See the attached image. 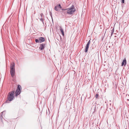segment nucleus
Segmentation results:
<instances>
[{
	"mask_svg": "<svg viewBox=\"0 0 129 129\" xmlns=\"http://www.w3.org/2000/svg\"><path fill=\"white\" fill-rule=\"evenodd\" d=\"M14 92V91H12L8 93L7 95V100L6 101V102H7L8 101H11L13 99Z\"/></svg>",
	"mask_w": 129,
	"mask_h": 129,
	"instance_id": "f257e3e1",
	"label": "nucleus"
},
{
	"mask_svg": "<svg viewBox=\"0 0 129 129\" xmlns=\"http://www.w3.org/2000/svg\"><path fill=\"white\" fill-rule=\"evenodd\" d=\"M67 14L69 15H72L74 13L75 11V9L74 7V6L72 5L70 8H67Z\"/></svg>",
	"mask_w": 129,
	"mask_h": 129,
	"instance_id": "f03ea898",
	"label": "nucleus"
},
{
	"mask_svg": "<svg viewBox=\"0 0 129 129\" xmlns=\"http://www.w3.org/2000/svg\"><path fill=\"white\" fill-rule=\"evenodd\" d=\"M10 73L12 77L14 76L15 72V63L14 62L12 63L11 64L10 67Z\"/></svg>",
	"mask_w": 129,
	"mask_h": 129,
	"instance_id": "7ed1b4c3",
	"label": "nucleus"
},
{
	"mask_svg": "<svg viewBox=\"0 0 129 129\" xmlns=\"http://www.w3.org/2000/svg\"><path fill=\"white\" fill-rule=\"evenodd\" d=\"M90 43V40H89L88 41V42L87 43L86 45L85 48V52L86 53L87 52L88 50L89 45V44Z\"/></svg>",
	"mask_w": 129,
	"mask_h": 129,
	"instance_id": "20e7f679",
	"label": "nucleus"
},
{
	"mask_svg": "<svg viewBox=\"0 0 129 129\" xmlns=\"http://www.w3.org/2000/svg\"><path fill=\"white\" fill-rule=\"evenodd\" d=\"M45 43H42L40 44V46L39 47V49L41 50H42L44 49L45 46Z\"/></svg>",
	"mask_w": 129,
	"mask_h": 129,
	"instance_id": "39448f33",
	"label": "nucleus"
},
{
	"mask_svg": "<svg viewBox=\"0 0 129 129\" xmlns=\"http://www.w3.org/2000/svg\"><path fill=\"white\" fill-rule=\"evenodd\" d=\"M39 40L40 43H41L45 41V39L43 37H41L39 38Z\"/></svg>",
	"mask_w": 129,
	"mask_h": 129,
	"instance_id": "423d86ee",
	"label": "nucleus"
},
{
	"mask_svg": "<svg viewBox=\"0 0 129 129\" xmlns=\"http://www.w3.org/2000/svg\"><path fill=\"white\" fill-rule=\"evenodd\" d=\"M126 63V59L125 58L123 60L121 64V66H123L124 65V66H125Z\"/></svg>",
	"mask_w": 129,
	"mask_h": 129,
	"instance_id": "0eeeda50",
	"label": "nucleus"
},
{
	"mask_svg": "<svg viewBox=\"0 0 129 129\" xmlns=\"http://www.w3.org/2000/svg\"><path fill=\"white\" fill-rule=\"evenodd\" d=\"M21 90H19L16 89L15 92V95L16 96H17L20 93Z\"/></svg>",
	"mask_w": 129,
	"mask_h": 129,
	"instance_id": "6e6552de",
	"label": "nucleus"
},
{
	"mask_svg": "<svg viewBox=\"0 0 129 129\" xmlns=\"http://www.w3.org/2000/svg\"><path fill=\"white\" fill-rule=\"evenodd\" d=\"M60 31L61 32V34H62V35H63V36H64V33L63 32V29L61 27H60Z\"/></svg>",
	"mask_w": 129,
	"mask_h": 129,
	"instance_id": "1a4fd4ad",
	"label": "nucleus"
},
{
	"mask_svg": "<svg viewBox=\"0 0 129 129\" xmlns=\"http://www.w3.org/2000/svg\"><path fill=\"white\" fill-rule=\"evenodd\" d=\"M61 15L63 17H65L66 16V15H65L64 14V11H62L61 12Z\"/></svg>",
	"mask_w": 129,
	"mask_h": 129,
	"instance_id": "9d476101",
	"label": "nucleus"
},
{
	"mask_svg": "<svg viewBox=\"0 0 129 129\" xmlns=\"http://www.w3.org/2000/svg\"><path fill=\"white\" fill-rule=\"evenodd\" d=\"M111 37L112 36L114 31V28H113L111 30Z\"/></svg>",
	"mask_w": 129,
	"mask_h": 129,
	"instance_id": "9b49d317",
	"label": "nucleus"
},
{
	"mask_svg": "<svg viewBox=\"0 0 129 129\" xmlns=\"http://www.w3.org/2000/svg\"><path fill=\"white\" fill-rule=\"evenodd\" d=\"M21 87L20 85H18L17 86V90H21Z\"/></svg>",
	"mask_w": 129,
	"mask_h": 129,
	"instance_id": "f8f14e48",
	"label": "nucleus"
},
{
	"mask_svg": "<svg viewBox=\"0 0 129 129\" xmlns=\"http://www.w3.org/2000/svg\"><path fill=\"white\" fill-rule=\"evenodd\" d=\"M50 16L51 17L52 21V22H53V17H52V13L51 12H50Z\"/></svg>",
	"mask_w": 129,
	"mask_h": 129,
	"instance_id": "ddd939ff",
	"label": "nucleus"
},
{
	"mask_svg": "<svg viewBox=\"0 0 129 129\" xmlns=\"http://www.w3.org/2000/svg\"><path fill=\"white\" fill-rule=\"evenodd\" d=\"M36 42L37 43H40L39 39H36L35 40Z\"/></svg>",
	"mask_w": 129,
	"mask_h": 129,
	"instance_id": "4468645a",
	"label": "nucleus"
},
{
	"mask_svg": "<svg viewBox=\"0 0 129 129\" xmlns=\"http://www.w3.org/2000/svg\"><path fill=\"white\" fill-rule=\"evenodd\" d=\"M54 9L56 11H58V10L57 8V6H55L54 7Z\"/></svg>",
	"mask_w": 129,
	"mask_h": 129,
	"instance_id": "2eb2a0df",
	"label": "nucleus"
},
{
	"mask_svg": "<svg viewBox=\"0 0 129 129\" xmlns=\"http://www.w3.org/2000/svg\"><path fill=\"white\" fill-rule=\"evenodd\" d=\"M40 20L42 22L43 24H44V20L43 18H41L40 19Z\"/></svg>",
	"mask_w": 129,
	"mask_h": 129,
	"instance_id": "dca6fc26",
	"label": "nucleus"
},
{
	"mask_svg": "<svg viewBox=\"0 0 129 129\" xmlns=\"http://www.w3.org/2000/svg\"><path fill=\"white\" fill-rule=\"evenodd\" d=\"M99 96V94H96L95 95V97L96 98H98V97Z\"/></svg>",
	"mask_w": 129,
	"mask_h": 129,
	"instance_id": "f3484780",
	"label": "nucleus"
},
{
	"mask_svg": "<svg viewBox=\"0 0 129 129\" xmlns=\"http://www.w3.org/2000/svg\"><path fill=\"white\" fill-rule=\"evenodd\" d=\"M57 6V7H59V8L60 9L61 8H62L61 7V5L60 4H59Z\"/></svg>",
	"mask_w": 129,
	"mask_h": 129,
	"instance_id": "a211bd4d",
	"label": "nucleus"
},
{
	"mask_svg": "<svg viewBox=\"0 0 129 129\" xmlns=\"http://www.w3.org/2000/svg\"><path fill=\"white\" fill-rule=\"evenodd\" d=\"M5 111H3V112H2V114L1 115H2L3 116H4V115H5Z\"/></svg>",
	"mask_w": 129,
	"mask_h": 129,
	"instance_id": "6ab92c4d",
	"label": "nucleus"
},
{
	"mask_svg": "<svg viewBox=\"0 0 129 129\" xmlns=\"http://www.w3.org/2000/svg\"><path fill=\"white\" fill-rule=\"evenodd\" d=\"M61 10L62 11H67V9H61Z\"/></svg>",
	"mask_w": 129,
	"mask_h": 129,
	"instance_id": "aec40b11",
	"label": "nucleus"
},
{
	"mask_svg": "<svg viewBox=\"0 0 129 129\" xmlns=\"http://www.w3.org/2000/svg\"><path fill=\"white\" fill-rule=\"evenodd\" d=\"M124 3V0H121V3L123 4Z\"/></svg>",
	"mask_w": 129,
	"mask_h": 129,
	"instance_id": "412c9836",
	"label": "nucleus"
},
{
	"mask_svg": "<svg viewBox=\"0 0 129 129\" xmlns=\"http://www.w3.org/2000/svg\"><path fill=\"white\" fill-rule=\"evenodd\" d=\"M64 14L65 15L66 14H67V11H64Z\"/></svg>",
	"mask_w": 129,
	"mask_h": 129,
	"instance_id": "4be33fe9",
	"label": "nucleus"
},
{
	"mask_svg": "<svg viewBox=\"0 0 129 129\" xmlns=\"http://www.w3.org/2000/svg\"><path fill=\"white\" fill-rule=\"evenodd\" d=\"M3 118V117L2 115H1V119H2V118Z\"/></svg>",
	"mask_w": 129,
	"mask_h": 129,
	"instance_id": "5701e85b",
	"label": "nucleus"
},
{
	"mask_svg": "<svg viewBox=\"0 0 129 129\" xmlns=\"http://www.w3.org/2000/svg\"><path fill=\"white\" fill-rule=\"evenodd\" d=\"M41 16L42 17V14H41Z\"/></svg>",
	"mask_w": 129,
	"mask_h": 129,
	"instance_id": "b1692460",
	"label": "nucleus"
}]
</instances>
